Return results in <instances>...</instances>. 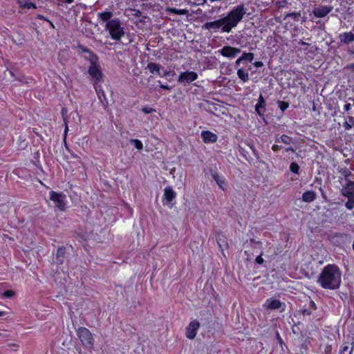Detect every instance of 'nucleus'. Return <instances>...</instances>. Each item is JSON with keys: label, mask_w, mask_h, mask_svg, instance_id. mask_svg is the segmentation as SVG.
I'll return each mask as SVG.
<instances>
[{"label": "nucleus", "mask_w": 354, "mask_h": 354, "mask_svg": "<svg viewBox=\"0 0 354 354\" xmlns=\"http://www.w3.org/2000/svg\"><path fill=\"white\" fill-rule=\"evenodd\" d=\"M342 271L335 264H328L322 270L317 282L324 289L337 290L342 283Z\"/></svg>", "instance_id": "nucleus-1"}, {"label": "nucleus", "mask_w": 354, "mask_h": 354, "mask_svg": "<svg viewBox=\"0 0 354 354\" xmlns=\"http://www.w3.org/2000/svg\"><path fill=\"white\" fill-rule=\"evenodd\" d=\"M246 13V8L244 6V4H240L235 7H234L227 15V16L223 17L224 21L225 23V26H227L229 29V32L232 30V28H235L238 24L242 20L243 16Z\"/></svg>", "instance_id": "nucleus-2"}, {"label": "nucleus", "mask_w": 354, "mask_h": 354, "mask_svg": "<svg viewBox=\"0 0 354 354\" xmlns=\"http://www.w3.org/2000/svg\"><path fill=\"white\" fill-rule=\"evenodd\" d=\"M122 22L119 19H113L106 24V30L109 31L111 37L117 42L121 41V38L124 35V28L121 26Z\"/></svg>", "instance_id": "nucleus-3"}, {"label": "nucleus", "mask_w": 354, "mask_h": 354, "mask_svg": "<svg viewBox=\"0 0 354 354\" xmlns=\"http://www.w3.org/2000/svg\"><path fill=\"white\" fill-rule=\"evenodd\" d=\"M147 68L151 73H156L160 77H164L168 81H171L176 75L174 71H167L160 64L154 62H149L147 64Z\"/></svg>", "instance_id": "nucleus-4"}, {"label": "nucleus", "mask_w": 354, "mask_h": 354, "mask_svg": "<svg viewBox=\"0 0 354 354\" xmlns=\"http://www.w3.org/2000/svg\"><path fill=\"white\" fill-rule=\"evenodd\" d=\"M77 335L82 345L87 348H93L94 339L90 330L85 327H80L77 330Z\"/></svg>", "instance_id": "nucleus-5"}, {"label": "nucleus", "mask_w": 354, "mask_h": 354, "mask_svg": "<svg viewBox=\"0 0 354 354\" xmlns=\"http://www.w3.org/2000/svg\"><path fill=\"white\" fill-rule=\"evenodd\" d=\"M49 198L55 203V207L59 209L60 211H64L66 209V195L62 192H56L51 191L49 193Z\"/></svg>", "instance_id": "nucleus-6"}, {"label": "nucleus", "mask_w": 354, "mask_h": 354, "mask_svg": "<svg viewBox=\"0 0 354 354\" xmlns=\"http://www.w3.org/2000/svg\"><path fill=\"white\" fill-rule=\"evenodd\" d=\"M176 193L171 186H167L164 189L162 203L164 206L172 208L176 204Z\"/></svg>", "instance_id": "nucleus-7"}, {"label": "nucleus", "mask_w": 354, "mask_h": 354, "mask_svg": "<svg viewBox=\"0 0 354 354\" xmlns=\"http://www.w3.org/2000/svg\"><path fill=\"white\" fill-rule=\"evenodd\" d=\"M202 29L209 30H214L215 31L221 29L223 32H230L223 17L217 20L206 22L202 26Z\"/></svg>", "instance_id": "nucleus-8"}, {"label": "nucleus", "mask_w": 354, "mask_h": 354, "mask_svg": "<svg viewBox=\"0 0 354 354\" xmlns=\"http://www.w3.org/2000/svg\"><path fill=\"white\" fill-rule=\"evenodd\" d=\"M263 306L266 309L270 310H279L281 313L283 312L286 308L285 303L281 302L279 299L273 298L268 299Z\"/></svg>", "instance_id": "nucleus-9"}, {"label": "nucleus", "mask_w": 354, "mask_h": 354, "mask_svg": "<svg viewBox=\"0 0 354 354\" xmlns=\"http://www.w3.org/2000/svg\"><path fill=\"white\" fill-rule=\"evenodd\" d=\"M88 73L91 77L94 82L101 83L104 82V75L102 71L100 64L90 66L88 69Z\"/></svg>", "instance_id": "nucleus-10"}, {"label": "nucleus", "mask_w": 354, "mask_h": 354, "mask_svg": "<svg viewBox=\"0 0 354 354\" xmlns=\"http://www.w3.org/2000/svg\"><path fill=\"white\" fill-rule=\"evenodd\" d=\"M241 50L240 48L229 45H225L218 50V53L222 55L223 57L231 59L236 57L239 53H241Z\"/></svg>", "instance_id": "nucleus-11"}, {"label": "nucleus", "mask_w": 354, "mask_h": 354, "mask_svg": "<svg viewBox=\"0 0 354 354\" xmlns=\"http://www.w3.org/2000/svg\"><path fill=\"white\" fill-rule=\"evenodd\" d=\"M197 78L198 74L196 72L186 71L180 73L178 82L180 83L190 84Z\"/></svg>", "instance_id": "nucleus-12"}, {"label": "nucleus", "mask_w": 354, "mask_h": 354, "mask_svg": "<svg viewBox=\"0 0 354 354\" xmlns=\"http://www.w3.org/2000/svg\"><path fill=\"white\" fill-rule=\"evenodd\" d=\"M199 328L200 322L198 320L192 321L186 327V337L189 339H194Z\"/></svg>", "instance_id": "nucleus-13"}, {"label": "nucleus", "mask_w": 354, "mask_h": 354, "mask_svg": "<svg viewBox=\"0 0 354 354\" xmlns=\"http://www.w3.org/2000/svg\"><path fill=\"white\" fill-rule=\"evenodd\" d=\"M333 6H319V7L314 8L312 13L317 18H323L329 14L333 10Z\"/></svg>", "instance_id": "nucleus-14"}, {"label": "nucleus", "mask_w": 354, "mask_h": 354, "mask_svg": "<svg viewBox=\"0 0 354 354\" xmlns=\"http://www.w3.org/2000/svg\"><path fill=\"white\" fill-rule=\"evenodd\" d=\"M266 102L262 94H260L258 102L255 105V111L256 113L259 115L260 118H261L264 122L267 124V122L265 120L264 118V113L266 111Z\"/></svg>", "instance_id": "nucleus-15"}, {"label": "nucleus", "mask_w": 354, "mask_h": 354, "mask_svg": "<svg viewBox=\"0 0 354 354\" xmlns=\"http://www.w3.org/2000/svg\"><path fill=\"white\" fill-rule=\"evenodd\" d=\"M66 258V248L65 246H59L57 249L55 254V261L57 265H62L64 263L65 259Z\"/></svg>", "instance_id": "nucleus-16"}, {"label": "nucleus", "mask_w": 354, "mask_h": 354, "mask_svg": "<svg viewBox=\"0 0 354 354\" xmlns=\"http://www.w3.org/2000/svg\"><path fill=\"white\" fill-rule=\"evenodd\" d=\"M201 138L205 143H214L216 142L218 139L216 134L207 130L201 132Z\"/></svg>", "instance_id": "nucleus-17"}, {"label": "nucleus", "mask_w": 354, "mask_h": 354, "mask_svg": "<svg viewBox=\"0 0 354 354\" xmlns=\"http://www.w3.org/2000/svg\"><path fill=\"white\" fill-rule=\"evenodd\" d=\"M216 241L221 250H223V248L228 247L225 235L220 231L216 232Z\"/></svg>", "instance_id": "nucleus-18"}, {"label": "nucleus", "mask_w": 354, "mask_h": 354, "mask_svg": "<svg viewBox=\"0 0 354 354\" xmlns=\"http://www.w3.org/2000/svg\"><path fill=\"white\" fill-rule=\"evenodd\" d=\"M338 37L342 44H349L354 41V34L352 32H347L339 34Z\"/></svg>", "instance_id": "nucleus-19"}, {"label": "nucleus", "mask_w": 354, "mask_h": 354, "mask_svg": "<svg viewBox=\"0 0 354 354\" xmlns=\"http://www.w3.org/2000/svg\"><path fill=\"white\" fill-rule=\"evenodd\" d=\"M316 193L313 190H310L303 193L301 200V201L305 203H311L314 201L316 199Z\"/></svg>", "instance_id": "nucleus-20"}, {"label": "nucleus", "mask_w": 354, "mask_h": 354, "mask_svg": "<svg viewBox=\"0 0 354 354\" xmlns=\"http://www.w3.org/2000/svg\"><path fill=\"white\" fill-rule=\"evenodd\" d=\"M210 173L212 178L216 181V184L219 186L221 189L224 190L225 189L223 187V185L225 184V179L223 177L220 176L217 174V172L212 169H210Z\"/></svg>", "instance_id": "nucleus-21"}, {"label": "nucleus", "mask_w": 354, "mask_h": 354, "mask_svg": "<svg viewBox=\"0 0 354 354\" xmlns=\"http://www.w3.org/2000/svg\"><path fill=\"white\" fill-rule=\"evenodd\" d=\"M17 2L21 8H37L36 4L32 2H30V0H17Z\"/></svg>", "instance_id": "nucleus-22"}, {"label": "nucleus", "mask_w": 354, "mask_h": 354, "mask_svg": "<svg viewBox=\"0 0 354 354\" xmlns=\"http://www.w3.org/2000/svg\"><path fill=\"white\" fill-rule=\"evenodd\" d=\"M97 15L101 21L106 22V24L107 21L112 20L111 17H113V14L111 11L106 10L102 12H99Z\"/></svg>", "instance_id": "nucleus-23"}, {"label": "nucleus", "mask_w": 354, "mask_h": 354, "mask_svg": "<svg viewBox=\"0 0 354 354\" xmlns=\"http://www.w3.org/2000/svg\"><path fill=\"white\" fill-rule=\"evenodd\" d=\"M165 11L169 13H173L180 15H187L189 11L187 9H177L176 8L167 7Z\"/></svg>", "instance_id": "nucleus-24"}, {"label": "nucleus", "mask_w": 354, "mask_h": 354, "mask_svg": "<svg viewBox=\"0 0 354 354\" xmlns=\"http://www.w3.org/2000/svg\"><path fill=\"white\" fill-rule=\"evenodd\" d=\"M93 86H94L96 93L98 95L100 100L104 104V100L102 99V96H101V95H102L104 97V100L106 104H107L108 102L105 97V94L102 88V86L99 84V83H96V82H93Z\"/></svg>", "instance_id": "nucleus-25"}, {"label": "nucleus", "mask_w": 354, "mask_h": 354, "mask_svg": "<svg viewBox=\"0 0 354 354\" xmlns=\"http://www.w3.org/2000/svg\"><path fill=\"white\" fill-rule=\"evenodd\" d=\"M241 58L243 60V64H246L247 62L252 63L254 58V54L250 52L246 53L243 52L241 55Z\"/></svg>", "instance_id": "nucleus-26"}, {"label": "nucleus", "mask_w": 354, "mask_h": 354, "mask_svg": "<svg viewBox=\"0 0 354 354\" xmlns=\"http://www.w3.org/2000/svg\"><path fill=\"white\" fill-rule=\"evenodd\" d=\"M341 194L343 196L346 197L347 198H354L353 189H348L346 185L343 186L342 189H341Z\"/></svg>", "instance_id": "nucleus-27"}, {"label": "nucleus", "mask_w": 354, "mask_h": 354, "mask_svg": "<svg viewBox=\"0 0 354 354\" xmlns=\"http://www.w3.org/2000/svg\"><path fill=\"white\" fill-rule=\"evenodd\" d=\"M237 75L243 82H246L249 80L248 73L243 68H239L237 70Z\"/></svg>", "instance_id": "nucleus-28"}, {"label": "nucleus", "mask_w": 354, "mask_h": 354, "mask_svg": "<svg viewBox=\"0 0 354 354\" xmlns=\"http://www.w3.org/2000/svg\"><path fill=\"white\" fill-rule=\"evenodd\" d=\"M87 60L91 63L90 66L97 65L99 58L96 54H95L92 50L89 53V56L86 57Z\"/></svg>", "instance_id": "nucleus-29"}, {"label": "nucleus", "mask_w": 354, "mask_h": 354, "mask_svg": "<svg viewBox=\"0 0 354 354\" xmlns=\"http://www.w3.org/2000/svg\"><path fill=\"white\" fill-rule=\"evenodd\" d=\"M341 173L344 176L346 182H347V180H351V178L354 180V174L347 168L342 169Z\"/></svg>", "instance_id": "nucleus-30"}, {"label": "nucleus", "mask_w": 354, "mask_h": 354, "mask_svg": "<svg viewBox=\"0 0 354 354\" xmlns=\"http://www.w3.org/2000/svg\"><path fill=\"white\" fill-rule=\"evenodd\" d=\"M129 142L134 146L136 149L141 151L143 149L142 142L138 139H130Z\"/></svg>", "instance_id": "nucleus-31"}, {"label": "nucleus", "mask_w": 354, "mask_h": 354, "mask_svg": "<svg viewBox=\"0 0 354 354\" xmlns=\"http://www.w3.org/2000/svg\"><path fill=\"white\" fill-rule=\"evenodd\" d=\"M341 45L342 43L340 41L336 42V44L331 45V48H328V51L332 53L335 57H338L340 58V56L337 54V49L339 48Z\"/></svg>", "instance_id": "nucleus-32"}, {"label": "nucleus", "mask_w": 354, "mask_h": 354, "mask_svg": "<svg viewBox=\"0 0 354 354\" xmlns=\"http://www.w3.org/2000/svg\"><path fill=\"white\" fill-rule=\"evenodd\" d=\"M277 104L283 113L289 107V102L286 101L277 100Z\"/></svg>", "instance_id": "nucleus-33"}, {"label": "nucleus", "mask_w": 354, "mask_h": 354, "mask_svg": "<svg viewBox=\"0 0 354 354\" xmlns=\"http://www.w3.org/2000/svg\"><path fill=\"white\" fill-rule=\"evenodd\" d=\"M300 167L296 162H292L290 165V170L295 174H299Z\"/></svg>", "instance_id": "nucleus-34"}, {"label": "nucleus", "mask_w": 354, "mask_h": 354, "mask_svg": "<svg viewBox=\"0 0 354 354\" xmlns=\"http://www.w3.org/2000/svg\"><path fill=\"white\" fill-rule=\"evenodd\" d=\"M280 140L283 143L286 145H290L293 142V138L285 134H283L280 137Z\"/></svg>", "instance_id": "nucleus-35"}, {"label": "nucleus", "mask_w": 354, "mask_h": 354, "mask_svg": "<svg viewBox=\"0 0 354 354\" xmlns=\"http://www.w3.org/2000/svg\"><path fill=\"white\" fill-rule=\"evenodd\" d=\"M28 146V142L20 136L18 139V149L20 150L25 149Z\"/></svg>", "instance_id": "nucleus-36"}, {"label": "nucleus", "mask_w": 354, "mask_h": 354, "mask_svg": "<svg viewBox=\"0 0 354 354\" xmlns=\"http://www.w3.org/2000/svg\"><path fill=\"white\" fill-rule=\"evenodd\" d=\"M275 336H276V339H277L278 343L280 344V346L281 347V350L283 351H284L283 346H285L286 348H288V347H287V346L285 345L282 338L281 337V336L277 330L275 332Z\"/></svg>", "instance_id": "nucleus-37"}, {"label": "nucleus", "mask_w": 354, "mask_h": 354, "mask_svg": "<svg viewBox=\"0 0 354 354\" xmlns=\"http://www.w3.org/2000/svg\"><path fill=\"white\" fill-rule=\"evenodd\" d=\"M15 295V292L12 290H6L2 293L3 298H12Z\"/></svg>", "instance_id": "nucleus-38"}, {"label": "nucleus", "mask_w": 354, "mask_h": 354, "mask_svg": "<svg viewBox=\"0 0 354 354\" xmlns=\"http://www.w3.org/2000/svg\"><path fill=\"white\" fill-rule=\"evenodd\" d=\"M345 206L348 209H353L354 208V198H348V201L345 203Z\"/></svg>", "instance_id": "nucleus-39"}, {"label": "nucleus", "mask_w": 354, "mask_h": 354, "mask_svg": "<svg viewBox=\"0 0 354 354\" xmlns=\"http://www.w3.org/2000/svg\"><path fill=\"white\" fill-rule=\"evenodd\" d=\"M142 111L145 113V114H150L153 112H156V110L151 107H149L148 106H144L142 109Z\"/></svg>", "instance_id": "nucleus-40"}, {"label": "nucleus", "mask_w": 354, "mask_h": 354, "mask_svg": "<svg viewBox=\"0 0 354 354\" xmlns=\"http://www.w3.org/2000/svg\"><path fill=\"white\" fill-rule=\"evenodd\" d=\"M68 110L66 107H62L61 109V114L63 118L64 122L66 123V122H68V118L66 116Z\"/></svg>", "instance_id": "nucleus-41"}, {"label": "nucleus", "mask_w": 354, "mask_h": 354, "mask_svg": "<svg viewBox=\"0 0 354 354\" xmlns=\"http://www.w3.org/2000/svg\"><path fill=\"white\" fill-rule=\"evenodd\" d=\"M286 17H292L295 21H298L300 17V14L297 12H291L286 16Z\"/></svg>", "instance_id": "nucleus-42"}, {"label": "nucleus", "mask_w": 354, "mask_h": 354, "mask_svg": "<svg viewBox=\"0 0 354 354\" xmlns=\"http://www.w3.org/2000/svg\"><path fill=\"white\" fill-rule=\"evenodd\" d=\"M263 252L258 255L255 259V263L259 265H262L264 262V259L262 258Z\"/></svg>", "instance_id": "nucleus-43"}, {"label": "nucleus", "mask_w": 354, "mask_h": 354, "mask_svg": "<svg viewBox=\"0 0 354 354\" xmlns=\"http://www.w3.org/2000/svg\"><path fill=\"white\" fill-rule=\"evenodd\" d=\"M248 146L252 149V151L254 155L255 156L257 160H259V153H258L257 150L255 149L254 145L253 144H248Z\"/></svg>", "instance_id": "nucleus-44"}, {"label": "nucleus", "mask_w": 354, "mask_h": 354, "mask_svg": "<svg viewBox=\"0 0 354 354\" xmlns=\"http://www.w3.org/2000/svg\"><path fill=\"white\" fill-rule=\"evenodd\" d=\"M77 48L82 53H86L89 54V53L91 51L89 48H86L84 46L81 45V44L78 45Z\"/></svg>", "instance_id": "nucleus-45"}, {"label": "nucleus", "mask_w": 354, "mask_h": 354, "mask_svg": "<svg viewBox=\"0 0 354 354\" xmlns=\"http://www.w3.org/2000/svg\"><path fill=\"white\" fill-rule=\"evenodd\" d=\"M346 185L348 189H353L354 191V180L352 179L350 180H347Z\"/></svg>", "instance_id": "nucleus-46"}, {"label": "nucleus", "mask_w": 354, "mask_h": 354, "mask_svg": "<svg viewBox=\"0 0 354 354\" xmlns=\"http://www.w3.org/2000/svg\"><path fill=\"white\" fill-rule=\"evenodd\" d=\"M332 345L330 344H327L326 346V348H325V350H324V353L325 354H331L332 353Z\"/></svg>", "instance_id": "nucleus-47"}, {"label": "nucleus", "mask_w": 354, "mask_h": 354, "mask_svg": "<svg viewBox=\"0 0 354 354\" xmlns=\"http://www.w3.org/2000/svg\"><path fill=\"white\" fill-rule=\"evenodd\" d=\"M158 82L160 84V88H162V89H165V90H171V86H169L168 84H161L160 81H158Z\"/></svg>", "instance_id": "nucleus-48"}, {"label": "nucleus", "mask_w": 354, "mask_h": 354, "mask_svg": "<svg viewBox=\"0 0 354 354\" xmlns=\"http://www.w3.org/2000/svg\"><path fill=\"white\" fill-rule=\"evenodd\" d=\"M301 324V322H299L297 324H295L292 326V332H293V333H295V334H298L299 333H301V331L299 330V328H297V329H295V327L297 325H299V324Z\"/></svg>", "instance_id": "nucleus-49"}, {"label": "nucleus", "mask_w": 354, "mask_h": 354, "mask_svg": "<svg viewBox=\"0 0 354 354\" xmlns=\"http://www.w3.org/2000/svg\"><path fill=\"white\" fill-rule=\"evenodd\" d=\"M277 4L278 8H283V7L286 6V5L288 4V2L286 0H283L281 1H278L277 3Z\"/></svg>", "instance_id": "nucleus-50"}, {"label": "nucleus", "mask_w": 354, "mask_h": 354, "mask_svg": "<svg viewBox=\"0 0 354 354\" xmlns=\"http://www.w3.org/2000/svg\"><path fill=\"white\" fill-rule=\"evenodd\" d=\"M252 64L257 68H260L263 66V63L261 61H256L253 62Z\"/></svg>", "instance_id": "nucleus-51"}, {"label": "nucleus", "mask_w": 354, "mask_h": 354, "mask_svg": "<svg viewBox=\"0 0 354 354\" xmlns=\"http://www.w3.org/2000/svg\"><path fill=\"white\" fill-rule=\"evenodd\" d=\"M250 242L251 243H254L256 245L255 247L257 246H261L262 245V243L259 241H255L254 239H250Z\"/></svg>", "instance_id": "nucleus-52"}, {"label": "nucleus", "mask_w": 354, "mask_h": 354, "mask_svg": "<svg viewBox=\"0 0 354 354\" xmlns=\"http://www.w3.org/2000/svg\"><path fill=\"white\" fill-rule=\"evenodd\" d=\"M301 313L303 315H310L312 314V312L310 310L308 309H303L301 310Z\"/></svg>", "instance_id": "nucleus-53"}, {"label": "nucleus", "mask_w": 354, "mask_h": 354, "mask_svg": "<svg viewBox=\"0 0 354 354\" xmlns=\"http://www.w3.org/2000/svg\"><path fill=\"white\" fill-rule=\"evenodd\" d=\"M344 69L354 71V63L348 64L346 66H345Z\"/></svg>", "instance_id": "nucleus-54"}, {"label": "nucleus", "mask_w": 354, "mask_h": 354, "mask_svg": "<svg viewBox=\"0 0 354 354\" xmlns=\"http://www.w3.org/2000/svg\"><path fill=\"white\" fill-rule=\"evenodd\" d=\"M348 346L345 345L339 351V354H346V352L348 351Z\"/></svg>", "instance_id": "nucleus-55"}, {"label": "nucleus", "mask_w": 354, "mask_h": 354, "mask_svg": "<svg viewBox=\"0 0 354 354\" xmlns=\"http://www.w3.org/2000/svg\"><path fill=\"white\" fill-rule=\"evenodd\" d=\"M344 127L346 130H350L352 128V125L349 124L347 121H345L343 124Z\"/></svg>", "instance_id": "nucleus-56"}, {"label": "nucleus", "mask_w": 354, "mask_h": 354, "mask_svg": "<svg viewBox=\"0 0 354 354\" xmlns=\"http://www.w3.org/2000/svg\"><path fill=\"white\" fill-rule=\"evenodd\" d=\"M312 48H314V50H308V52L312 53L313 54H315V53H319V51H320V48H318L317 46H313V47H312Z\"/></svg>", "instance_id": "nucleus-57"}, {"label": "nucleus", "mask_w": 354, "mask_h": 354, "mask_svg": "<svg viewBox=\"0 0 354 354\" xmlns=\"http://www.w3.org/2000/svg\"><path fill=\"white\" fill-rule=\"evenodd\" d=\"M282 148V146L281 145H272V149L274 151H278L279 150H280Z\"/></svg>", "instance_id": "nucleus-58"}, {"label": "nucleus", "mask_w": 354, "mask_h": 354, "mask_svg": "<svg viewBox=\"0 0 354 354\" xmlns=\"http://www.w3.org/2000/svg\"><path fill=\"white\" fill-rule=\"evenodd\" d=\"M145 19H148V20H149V19H150V18H149L148 16H147V15H142V16H141V19H139V21H140V23H143V24H145Z\"/></svg>", "instance_id": "nucleus-59"}, {"label": "nucleus", "mask_w": 354, "mask_h": 354, "mask_svg": "<svg viewBox=\"0 0 354 354\" xmlns=\"http://www.w3.org/2000/svg\"><path fill=\"white\" fill-rule=\"evenodd\" d=\"M241 63H243V60L242 59L241 57L240 56L236 61H235V66H239Z\"/></svg>", "instance_id": "nucleus-60"}, {"label": "nucleus", "mask_w": 354, "mask_h": 354, "mask_svg": "<svg viewBox=\"0 0 354 354\" xmlns=\"http://www.w3.org/2000/svg\"><path fill=\"white\" fill-rule=\"evenodd\" d=\"M68 122H66V123H64L65 124V128H64V138H66V135H67V133L68 131Z\"/></svg>", "instance_id": "nucleus-61"}, {"label": "nucleus", "mask_w": 354, "mask_h": 354, "mask_svg": "<svg viewBox=\"0 0 354 354\" xmlns=\"http://www.w3.org/2000/svg\"><path fill=\"white\" fill-rule=\"evenodd\" d=\"M309 306L310 308H312L314 310L317 309V306L313 300H310Z\"/></svg>", "instance_id": "nucleus-62"}, {"label": "nucleus", "mask_w": 354, "mask_h": 354, "mask_svg": "<svg viewBox=\"0 0 354 354\" xmlns=\"http://www.w3.org/2000/svg\"><path fill=\"white\" fill-rule=\"evenodd\" d=\"M36 18L37 19H42V20H45L46 21H48V19L46 17H44V16H43L42 15H40V14H38L37 15Z\"/></svg>", "instance_id": "nucleus-63"}, {"label": "nucleus", "mask_w": 354, "mask_h": 354, "mask_svg": "<svg viewBox=\"0 0 354 354\" xmlns=\"http://www.w3.org/2000/svg\"><path fill=\"white\" fill-rule=\"evenodd\" d=\"M351 105L350 103H346L344 106V109L346 111H348L350 109H351Z\"/></svg>", "instance_id": "nucleus-64"}]
</instances>
